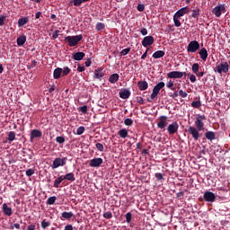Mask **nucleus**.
<instances>
[{"instance_id":"1","label":"nucleus","mask_w":230,"mask_h":230,"mask_svg":"<svg viewBox=\"0 0 230 230\" xmlns=\"http://www.w3.org/2000/svg\"><path fill=\"white\" fill-rule=\"evenodd\" d=\"M84 40V35L79 34L75 36H66L65 38V42H67L70 48H75V46H78V43Z\"/></svg>"},{"instance_id":"2","label":"nucleus","mask_w":230,"mask_h":230,"mask_svg":"<svg viewBox=\"0 0 230 230\" xmlns=\"http://www.w3.org/2000/svg\"><path fill=\"white\" fill-rule=\"evenodd\" d=\"M188 134H190V136H191V137L194 139V141H199V139H200V136H202V134H200V132H202V130L199 129L198 128H195L193 126H190L187 129Z\"/></svg>"},{"instance_id":"3","label":"nucleus","mask_w":230,"mask_h":230,"mask_svg":"<svg viewBox=\"0 0 230 230\" xmlns=\"http://www.w3.org/2000/svg\"><path fill=\"white\" fill-rule=\"evenodd\" d=\"M204 120H206V115H197L196 119L194 121L195 128L199 130H204Z\"/></svg>"},{"instance_id":"4","label":"nucleus","mask_w":230,"mask_h":230,"mask_svg":"<svg viewBox=\"0 0 230 230\" xmlns=\"http://www.w3.org/2000/svg\"><path fill=\"white\" fill-rule=\"evenodd\" d=\"M66 163H67V157H64V158L58 157V158H55L53 163H52L51 168L53 170H55L57 168H60V166H66Z\"/></svg>"},{"instance_id":"5","label":"nucleus","mask_w":230,"mask_h":230,"mask_svg":"<svg viewBox=\"0 0 230 230\" xmlns=\"http://www.w3.org/2000/svg\"><path fill=\"white\" fill-rule=\"evenodd\" d=\"M215 71H217L219 75L222 73H228L229 72V63L226 61H222L219 65H217Z\"/></svg>"},{"instance_id":"6","label":"nucleus","mask_w":230,"mask_h":230,"mask_svg":"<svg viewBox=\"0 0 230 230\" xmlns=\"http://www.w3.org/2000/svg\"><path fill=\"white\" fill-rule=\"evenodd\" d=\"M200 49V43L197 40L190 41L187 46L188 53H197Z\"/></svg>"},{"instance_id":"7","label":"nucleus","mask_w":230,"mask_h":230,"mask_svg":"<svg viewBox=\"0 0 230 230\" xmlns=\"http://www.w3.org/2000/svg\"><path fill=\"white\" fill-rule=\"evenodd\" d=\"M103 164V158L94 157L90 160L89 166L91 168H100Z\"/></svg>"},{"instance_id":"8","label":"nucleus","mask_w":230,"mask_h":230,"mask_svg":"<svg viewBox=\"0 0 230 230\" xmlns=\"http://www.w3.org/2000/svg\"><path fill=\"white\" fill-rule=\"evenodd\" d=\"M203 199L205 202H215V200H217V196H215V193L211 191H206L203 194Z\"/></svg>"},{"instance_id":"9","label":"nucleus","mask_w":230,"mask_h":230,"mask_svg":"<svg viewBox=\"0 0 230 230\" xmlns=\"http://www.w3.org/2000/svg\"><path fill=\"white\" fill-rule=\"evenodd\" d=\"M178 130H179V123H177V121L172 122L167 128V132H169L171 136H173V134H175Z\"/></svg>"},{"instance_id":"10","label":"nucleus","mask_w":230,"mask_h":230,"mask_svg":"<svg viewBox=\"0 0 230 230\" xmlns=\"http://www.w3.org/2000/svg\"><path fill=\"white\" fill-rule=\"evenodd\" d=\"M155 40L153 38V36H146L142 40V46L144 48H148V46H152Z\"/></svg>"},{"instance_id":"11","label":"nucleus","mask_w":230,"mask_h":230,"mask_svg":"<svg viewBox=\"0 0 230 230\" xmlns=\"http://www.w3.org/2000/svg\"><path fill=\"white\" fill-rule=\"evenodd\" d=\"M168 117L167 116H160L159 117V121L157 122V127L158 128H165L166 125H168Z\"/></svg>"},{"instance_id":"12","label":"nucleus","mask_w":230,"mask_h":230,"mask_svg":"<svg viewBox=\"0 0 230 230\" xmlns=\"http://www.w3.org/2000/svg\"><path fill=\"white\" fill-rule=\"evenodd\" d=\"M2 211L5 217H12L13 215V210L6 203L2 205Z\"/></svg>"},{"instance_id":"13","label":"nucleus","mask_w":230,"mask_h":230,"mask_svg":"<svg viewBox=\"0 0 230 230\" xmlns=\"http://www.w3.org/2000/svg\"><path fill=\"white\" fill-rule=\"evenodd\" d=\"M188 12H190V7L185 6L181 8L180 10H178L175 13L174 16L181 18V17H184V15H186V13H188Z\"/></svg>"},{"instance_id":"14","label":"nucleus","mask_w":230,"mask_h":230,"mask_svg":"<svg viewBox=\"0 0 230 230\" xmlns=\"http://www.w3.org/2000/svg\"><path fill=\"white\" fill-rule=\"evenodd\" d=\"M105 76V72H103V68L95 69L93 78L96 80H102Z\"/></svg>"},{"instance_id":"15","label":"nucleus","mask_w":230,"mask_h":230,"mask_svg":"<svg viewBox=\"0 0 230 230\" xmlns=\"http://www.w3.org/2000/svg\"><path fill=\"white\" fill-rule=\"evenodd\" d=\"M222 10H226V6L224 5H217L213 10L212 13L216 17H220L222 15Z\"/></svg>"},{"instance_id":"16","label":"nucleus","mask_w":230,"mask_h":230,"mask_svg":"<svg viewBox=\"0 0 230 230\" xmlns=\"http://www.w3.org/2000/svg\"><path fill=\"white\" fill-rule=\"evenodd\" d=\"M36 137H42V131L39 129H32L31 131V142L32 143L33 139Z\"/></svg>"},{"instance_id":"17","label":"nucleus","mask_w":230,"mask_h":230,"mask_svg":"<svg viewBox=\"0 0 230 230\" xmlns=\"http://www.w3.org/2000/svg\"><path fill=\"white\" fill-rule=\"evenodd\" d=\"M161 90L155 88V86L153 88V93L150 95V98H147V102H152L157 98V95L159 94V92Z\"/></svg>"},{"instance_id":"18","label":"nucleus","mask_w":230,"mask_h":230,"mask_svg":"<svg viewBox=\"0 0 230 230\" xmlns=\"http://www.w3.org/2000/svg\"><path fill=\"white\" fill-rule=\"evenodd\" d=\"M119 96L122 100H128V98H130V92L128 91V89H124L119 92Z\"/></svg>"},{"instance_id":"19","label":"nucleus","mask_w":230,"mask_h":230,"mask_svg":"<svg viewBox=\"0 0 230 230\" xmlns=\"http://www.w3.org/2000/svg\"><path fill=\"white\" fill-rule=\"evenodd\" d=\"M137 87L139 91H146L148 89V83L146 81H138Z\"/></svg>"},{"instance_id":"20","label":"nucleus","mask_w":230,"mask_h":230,"mask_svg":"<svg viewBox=\"0 0 230 230\" xmlns=\"http://www.w3.org/2000/svg\"><path fill=\"white\" fill-rule=\"evenodd\" d=\"M167 77L169 78H182V74L179 71H172L167 74Z\"/></svg>"},{"instance_id":"21","label":"nucleus","mask_w":230,"mask_h":230,"mask_svg":"<svg viewBox=\"0 0 230 230\" xmlns=\"http://www.w3.org/2000/svg\"><path fill=\"white\" fill-rule=\"evenodd\" d=\"M85 57V53L84 52H76L73 54V58L74 60L80 61L84 60V58Z\"/></svg>"},{"instance_id":"22","label":"nucleus","mask_w":230,"mask_h":230,"mask_svg":"<svg viewBox=\"0 0 230 230\" xmlns=\"http://www.w3.org/2000/svg\"><path fill=\"white\" fill-rule=\"evenodd\" d=\"M30 22V18L29 17H22L18 20V26L19 28H22V26L28 24Z\"/></svg>"},{"instance_id":"23","label":"nucleus","mask_w":230,"mask_h":230,"mask_svg":"<svg viewBox=\"0 0 230 230\" xmlns=\"http://www.w3.org/2000/svg\"><path fill=\"white\" fill-rule=\"evenodd\" d=\"M199 55L201 58V60H203L204 62H206V60H208V49H201L200 51L199 52Z\"/></svg>"},{"instance_id":"24","label":"nucleus","mask_w":230,"mask_h":230,"mask_svg":"<svg viewBox=\"0 0 230 230\" xmlns=\"http://www.w3.org/2000/svg\"><path fill=\"white\" fill-rule=\"evenodd\" d=\"M205 137H206V139H208V141H213V140L217 139L215 132H213V131H207L205 133Z\"/></svg>"},{"instance_id":"25","label":"nucleus","mask_w":230,"mask_h":230,"mask_svg":"<svg viewBox=\"0 0 230 230\" xmlns=\"http://www.w3.org/2000/svg\"><path fill=\"white\" fill-rule=\"evenodd\" d=\"M54 80H58V78H61L62 76V68L58 67L54 70L53 73Z\"/></svg>"},{"instance_id":"26","label":"nucleus","mask_w":230,"mask_h":230,"mask_svg":"<svg viewBox=\"0 0 230 230\" xmlns=\"http://www.w3.org/2000/svg\"><path fill=\"white\" fill-rule=\"evenodd\" d=\"M63 177L66 181H70L71 182H75V181H76V178H75V173L73 172L66 173V175H63Z\"/></svg>"},{"instance_id":"27","label":"nucleus","mask_w":230,"mask_h":230,"mask_svg":"<svg viewBox=\"0 0 230 230\" xmlns=\"http://www.w3.org/2000/svg\"><path fill=\"white\" fill-rule=\"evenodd\" d=\"M16 42L18 46H24L26 44V35L18 37Z\"/></svg>"},{"instance_id":"28","label":"nucleus","mask_w":230,"mask_h":230,"mask_svg":"<svg viewBox=\"0 0 230 230\" xmlns=\"http://www.w3.org/2000/svg\"><path fill=\"white\" fill-rule=\"evenodd\" d=\"M118 80H119V75L118 74H112L109 78L110 84H116Z\"/></svg>"},{"instance_id":"29","label":"nucleus","mask_w":230,"mask_h":230,"mask_svg":"<svg viewBox=\"0 0 230 230\" xmlns=\"http://www.w3.org/2000/svg\"><path fill=\"white\" fill-rule=\"evenodd\" d=\"M66 181L64 178V175L59 176L58 179L55 180L54 181V188H60V183Z\"/></svg>"},{"instance_id":"30","label":"nucleus","mask_w":230,"mask_h":230,"mask_svg":"<svg viewBox=\"0 0 230 230\" xmlns=\"http://www.w3.org/2000/svg\"><path fill=\"white\" fill-rule=\"evenodd\" d=\"M119 137H122V139H125L128 137V131L126 128H122L118 132Z\"/></svg>"},{"instance_id":"31","label":"nucleus","mask_w":230,"mask_h":230,"mask_svg":"<svg viewBox=\"0 0 230 230\" xmlns=\"http://www.w3.org/2000/svg\"><path fill=\"white\" fill-rule=\"evenodd\" d=\"M165 52L164 50H157L153 54V58H163Z\"/></svg>"},{"instance_id":"32","label":"nucleus","mask_w":230,"mask_h":230,"mask_svg":"<svg viewBox=\"0 0 230 230\" xmlns=\"http://www.w3.org/2000/svg\"><path fill=\"white\" fill-rule=\"evenodd\" d=\"M74 216L73 212H63L61 214L62 218H65V220H69L73 218Z\"/></svg>"},{"instance_id":"33","label":"nucleus","mask_w":230,"mask_h":230,"mask_svg":"<svg viewBox=\"0 0 230 230\" xmlns=\"http://www.w3.org/2000/svg\"><path fill=\"white\" fill-rule=\"evenodd\" d=\"M199 15H200V9L196 8L192 10L191 17H193V19H199Z\"/></svg>"},{"instance_id":"34","label":"nucleus","mask_w":230,"mask_h":230,"mask_svg":"<svg viewBox=\"0 0 230 230\" xmlns=\"http://www.w3.org/2000/svg\"><path fill=\"white\" fill-rule=\"evenodd\" d=\"M91 0H72L74 6H82V3H89Z\"/></svg>"},{"instance_id":"35","label":"nucleus","mask_w":230,"mask_h":230,"mask_svg":"<svg viewBox=\"0 0 230 230\" xmlns=\"http://www.w3.org/2000/svg\"><path fill=\"white\" fill-rule=\"evenodd\" d=\"M199 69H200V66L199 65V63H194L191 66V70H192V73H194V75H196L199 72Z\"/></svg>"},{"instance_id":"36","label":"nucleus","mask_w":230,"mask_h":230,"mask_svg":"<svg viewBox=\"0 0 230 230\" xmlns=\"http://www.w3.org/2000/svg\"><path fill=\"white\" fill-rule=\"evenodd\" d=\"M56 201H57V197L52 196V197H49V198L47 199V204H48L49 206H53V204H55Z\"/></svg>"},{"instance_id":"37","label":"nucleus","mask_w":230,"mask_h":230,"mask_svg":"<svg viewBox=\"0 0 230 230\" xmlns=\"http://www.w3.org/2000/svg\"><path fill=\"white\" fill-rule=\"evenodd\" d=\"M8 141L12 142V141H15V132L14 131H10L8 133V137H7Z\"/></svg>"},{"instance_id":"38","label":"nucleus","mask_w":230,"mask_h":230,"mask_svg":"<svg viewBox=\"0 0 230 230\" xmlns=\"http://www.w3.org/2000/svg\"><path fill=\"white\" fill-rule=\"evenodd\" d=\"M85 132V127L84 126H80L77 129H76V135L77 136H82V134H84Z\"/></svg>"},{"instance_id":"39","label":"nucleus","mask_w":230,"mask_h":230,"mask_svg":"<svg viewBox=\"0 0 230 230\" xmlns=\"http://www.w3.org/2000/svg\"><path fill=\"white\" fill-rule=\"evenodd\" d=\"M179 19H180L179 17H176L175 15H173V22L176 28H180L181 26V20Z\"/></svg>"},{"instance_id":"40","label":"nucleus","mask_w":230,"mask_h":230,"mask_svg":"<svg viewBox=\"0 0 230 230\" xmlns=\"http://www.w3.org/2000/svg\"><path fill=\"white\" fill-rule=\"evenodd\" d=\"M97 31H102V30L105 29V23L98 22L95 26Z\"/></svg>"},{"instance_id":"41","label":"nucleus","mask_w":230,"mask_h":230,"mask_svg":"<svg viewBox=\"0 0 230 230\" xmlns=\"http://www.w3.org/2000/svg\"><path fill=\"white\" fill-rule=\"evenodd\" d=\"M202 103L200 102V101H194L191 102V107H193L194 109H199V107H201Z\"/></svg>"},{"instance_id":"42","label":"nucleus","mask_w":230,"mask_h":230,"mask_svg":"<svg viewBox=\"0 0 230 230\" xmlns=\"http://www.w3.org/2000/svg\"><path fill=\"white\" fill-rule=\"evenodd\" d=\"M62 76H67L71 73V69L67 66L64 67L62 70Z\"/></svg>"},{"instance_id":"43","label":"nucleus","mask_w":230,"mask_h":230,"mask_svg":"<svg viewBox=\"0 0 230 230\" xmlns=\"http://www.w3.org/2000/svg\"><path fill=\"white\" fill-rule=\"evenodd\" d=\"M56 141H57L59 145H64V143H66V137H56Z\"/></svg>"},{"instance_id":"44","label":"nucleus","mask_w":230,"mask_h":230,"mask_svg":"<svg viewBox=\"0 0 230 230\" xmlns=\"http://www.w3.org/2000/svg\"><path fill=\"white\" fill-rule=\"evenodd\" d=\"M134 124V120H132V119H126L124 120V125H126V127H131V125Z\"/></svg>"},{"instance_id":"45","label":"nucleus","mask_w":230,"mask_h":230,"mask_svg":"<svg viewBox=\"0 0 230 230\" xmlns=\"http://www.w3.org/2000/svg\"><path fill=\"white\" fill-rule=\"evenodd\" d=\"M188 77L190 78L192 84H195V82H197V76H195V75L189 73Z\"/></svg>"},{"instance_id":"46","label":"nucleus","mask_w":230,"mask_h":230,"mask_svg":"<svg viewBox=\"0 0 230 230\" xmlns=\"http://www.w3.org/2000/svg\"><path fill=\"white\" fill-rule=\"evenodd\" d=\"M126 222L127 224H130V222H132V213L128 212L126 214Z\"/></svg>"},{"instance_id":"47","label":"nucleus","mask_w":230,"mask_h":230,"mask_svg":"<svg viewBox=\"0 0 230 230\" xmlns=\"http://www.w3.org/2000/svg\"><path fill=\"white\" fill-rule=\"evenodd\" d=\"M130 53V48L124 49L120 51V56L125 57L126 55H128Z\"/></svg>"},{"instance_id":"48","label":"nucleus","mask_w":230,"mask_h":230,"mask_svg":"<svg viewBox=\"0 0 230 230\" xmlns=\"http://www.w3.org/2000/svg\"><path fill=\"white\" fill-rule=\"evenodd\" d=\"M103 218H107V220H111L112 218V212L108 211L103 214Z\"/></svg>"},{"instance_id":"49","label":"nucleus","mask_w":230,"mask_h":230,"mask_svg":"<svg viewBox=\"0 0 230 230\" xmlns=\"http://www.w3.org/2000/svg\"><path fill=\"white\" fill-rule=\"evenodd\" d=\"M95 147L97 148V150H99V152H103V150H104L103 144H102V143H97L95 145Z\"/></svg>"},{"instance_id":"50","label":"nucleus","mask_w":230,"mask_h":230,"mask_svg":"<svg viewBox=\"0 0 230 230\" xmlns=\"http://www.w3.org/2000/svg\"><path fill=\"white\" fill-rule=\"evenodd\" d=\"M79 111L83 112V114H87V105L79 107Z\"/></svg>"},{"instance_id":"51","label":"nucleus","mask_w":230,"mask_h":230,"mask_svg":"<svg viewBox=\"0 0 230 230\" xmlns=\"http://www.w3.org/2000/svg\"><path fill=\"white\" fill-rule=\"evenodd\" d=\"M25 173H26L27 177H31V175H33L35 173V170L28 169Z\"/></svg>"},{"instance_id":"52","label":"nucleus","mask_w":230,"mask_h":230,"mask_svg":"<svg viewBox=\"0 0 230 230\" xmlns=\"http://www.w3.org/2000/svg\"><path fill=\"white\" fill-rule=\"evenodd\" d=\"M49 226H51V224L49 222H46V220H43L41 222V227L42 229H46V227H49Z\"/></svg>"},{"instance_id":"53","label":"nucleus","mask_w":230,"mask_h":230,"mask_svg":"<svg viewBox=\"0 0 230 230\" xmlns=\"http://www.w3.org/2000/svg\"><path fill=\"white\" fill-rule=\"evenodd\" d=\"M164 85H165L164 82H160L155 87L157 88L158 91H161V89H163V87H164Z\"/></svg>"},{"instance_id":"54","label":"nucleus","mask_w":230,"mask_h":230,"mask_svg":"<svg viewBox=\"0 0 230 230\" xmlns=\"http://www.w3.org/2000/svg\"><path fill=\"white\" fill-rule=\"evenodd\" d=\"M137 10L138 12H145V4H138L137 6Z\"/></svg>"},{"instance_id":"55","label":"nucleus","mask_w":230,"mask_h":230,"mask_svg":"<svg viewBox=\"0 0 230 230\" xmlns=\"http://www.w3.org/2000/svg\"><path fill=\"white\" fill-rule=\"evenodd\" d=\"M179 96H181V98H188V93L182 90H180Z\"/></svg>"},{"instance_id":"56","label":"nucleus","mask_w":230,"mask_h":230,"mask_svg":"<svg viewBox=\"0 0 230 230\" xmlns=\"http://www.w3.org/2000/svg\"><path fill=\"white\" fill-rule=\"evenodd\" d=\"M155 179H157V181H163V173H161V172H156L155 174Z\"/></svg>"},{"instance_id":"57","label":"nucleus","mask_w":230,"mask_h":230,"mask_svg":"<svg viewBox=\"0 0 230 230\" xmlns=\"http://www.w3.org/2000/svg\"><path fill=\"white\" fill-rule=\"evenodd\" d=\"M137 103L143 105L145 103V99H143V97H137Z\"/></svg>"},{"instance_id":"58","label":"nucleus","mask_w":230,"mask_h":230,"mask_svg":"<svg viewBox=\"0 0 230 230\" xmlns=\"http://www.w3.org/2000/svg\"><path fill=\"white\" fill-rule=\"evenodd\" d=\"M4 21H6V16L1 15L0 16V26H4Z\"/></svg>"},{"instance_id":"59","label":"nucleus","mask_w":230,"mask_h":230,"mask_svg":"<svg viewBox=\"0 0 230 230\" xmlns=\"http://www.w3.org/2000/svg\"><path fill=\"white\" fill-rule=\"evenodd\" d=\"M140 33L142 34V35H148V30H146V28H142L141 30H140Z\"/></svg>"},{"instance_id":"60","label":"nucleus","mask_w":230,"mask_h":230,"mask_svg":"<svg viewBox=\"0 0 230 230\" xmlns=\"http://www.w3.org/2000/svg\"><path fill=\"white\" fill-rule=\"evenodd\" d=\"M60 31L57 30L53 32L52 39H58V33Z\"/></svg>"},{"instance_id":"61","label":"nucleus","mask_w":230,"mask_h":230,"mask_svg":"<svg viewBox=\"0 0 230 230\" xmlns=\"http://www.w3.org/2000/svg\"><path fill=\"white\" fill-rule=\"evenodd\" d=\"M166 87H168V89H172V87H173V81L170 80L167 83Z\"/></svg>"},{"instance_id":"62","label":"nucleus","mask_w":230,"mask_h":230,"mask_svg":"<svg viewBox=\"0 0 230 230\" xmlns=\"http://www.w3.org/2000/svg\"><path fill=\"white\" fill-rule=\"evenodd\" d=\"M77 71L79 72V73H84V71H85V67L83 66H78V67H77Z\"/></svg>"},{"instance_id":"63","label":"nucleus","mask_w":230,"mask_h":230,"mask_svg":"<svg viewBox=\"0 0 230 230\" xmlns=\"http://www.w3.org/2000/svg\"><path fill=\"white\" fill-rule=\"evenodd\" d=\"M64 230H73V225H66Z\"/></svg>"},{"instance_id":"64","label":"nucleus","mask_w":230,"mask_h":230,"mask_svg":"<svg viewBox=\"0 0 230 230\" xmlns=\"http://www.w3.org/2000/svg\"><path fill=\"white\" fill-rule=\"evenodd\" d=\"M35 225H30L28 226L27 230H35Z\"/></svg>"}]
</instances>
